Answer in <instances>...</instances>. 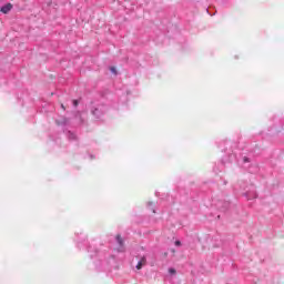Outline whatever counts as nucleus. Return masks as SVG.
Segmentation results:
<instances>
[{
  "label": "nucleus",
  "mask_w": 284,
  "mask_h": 284,
  "mask_svg": "<svg viewBox=\"0 0 284 284\" xmlns=\"http://www.w3.org/2000/svg\"><path fill=\"white\" fill-rule=\"evenodd\" d=\"M73 105H74V108H77V105H79V101L78 100H73Z\"/></svg>",
  "instance_id": "0eeeda50"
},
{
  "label": "nucleus",
  "mask_w": 284,
  "mask_h": 284,
  "mask_svg": "<svg viewBox=\"0 0 284 284\" xmlns=\"http://www.w3.org/2000/svg\"><path fill=\"white\" fill-rule=\"evenodd\" d=\"M57 125H68V118L62 116L58 120H55Z\"/></svg>",
  "instance_id": "7ed1b4c3"
},
{
  "label": "nucleus",
  "mask_w": 284,
  "mask_h": 284,
  "mask_svg": "<svg viewBox=\"0 0 284 284\" xmlns=\"http://www.w3.org/2000/svg\"><path fill=\"white\" fill-rule=\"evenodd\" d=\"M175 245L179 247L181 246V241H175Z\"/></svg>",
  "instance_id": "6e6552de"
},
{
  "label": "nucleus",
  "mask_w": 284,
  "mask_h": 284,
  "mask_svg": "<svg viewBox=\"0 0 284 284\" xmlns=\"http://www.w3.org/2000/svg\"><path fill=\"white\" fill-rule=\"evenodd\" d=\"M10 10H12V4L8 3L0 9V12H3V14H8Z\"/></svg>",
  "instance_id": "f03ea898"
},
{
  "label": "nucleus",
  "mask_w": 284,
  "mask_h": 284,
  "mask_svg": "<svg viewBox=\"0 0 284 284\" xmlns=\"http://www.w3.org/2000/svg\"><path fill=\"white\" fill-rule=\"evenodd\" d=\"M146 263H148V260L145 258V256L141 257V260L136 264V270H142L143 265H145Z\"/></svg>",
  "instance_id": "20e7f679"
},
{
  "label": "nucleus",
  "mask_w": 284,
  "mask_h": 284,
  "mask_svg": "<svg viewBox=\"0 0 284 284\" xmlns=\"http://www.w3.org/2000/svg\"><path fill=\"white\" fill-rule=\"evenodd\" d=\"M110 71L112 72V74H116V68L115 67H111Z\"/></svg>",
  "instance_id": "39448f33"
},
{
  "label": "nucleus",
  "mask_w": 284,
  "mask_h": 284,
  "mask_svg": "<svg viewBox=\"0 0 284 284\" xmlns=\"http://www.w3.org/2000/svg\"><path fill=\"white\" fill-rule=\"evenodd\" d=\"M169 274H176V270H174V268H169Z\"/></svg>",
  "instance_id": "423d86ee"
},
{
  "label": "nucleus",
  "mask_w": 284,
  "mask_h": 284,
  "mask_svg": "<svg viewBox=\"0 0 284 284\" xmlns=\"http://www.w3.org/2000/svg\"><path fill=\"white\" fill-rule=\"evenodd\" d=\"M115 240L118 241V244L120 247L118 248V252H125V242L123 241V237L121 235H116Z\"/></svg>",
  "instance_id": "f257e3e1"
},
{
  "label": "nucleus",
  "mask_w": 284,
  "mask_h": 284,
  "mask_svg": "<svg viewBox=\"0 0 284 284\" xmlns=\"http://www.w3.org/2000/svg\"><path fill=\"white\" fill-rule=\"evenodd\" d=\"M62 110H65V105L61 104Z\"/></svg>",
  "instance_id": "1a4fd4ad"
}]
</instances>
